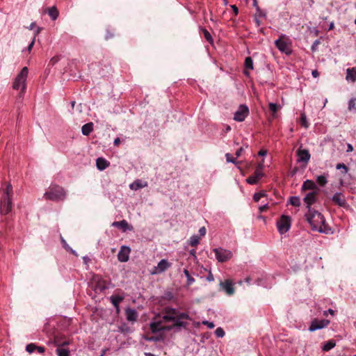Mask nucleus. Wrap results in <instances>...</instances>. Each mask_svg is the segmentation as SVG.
<instances>
[{
    "label": "nucleus",
    "mask_w": 356,
    "mask_h": 356,
    "mask_svg": "<svg viewBox=\"0 0 356 356\" xmlns=\"http://www.w3.org/2000/svg\"><path fill=\"white\" fill-rule=\"evenodd\" d=\"M34 43H35V37L33 38V40L31 41V42L29 44L28 47H27V49L29 51H31L33 45H34Z\"/></svg>",
    "instance_id": "nucleus-55"
},
{
    "label": "nucleus",
    "mask_w": 356,
    "mask_h": 356,
    "mask_svg": "<svg viewBox=\"0 0 356 356\" xmlns=\"http://www.w3.org/2000/svg\"><path fill=\"white\" fill-rule=\"evenodd\" d=\"M258 154L261 156H266L267 154V151L266 149H261L259 152H258Z\"/></svg>",
    "instance_id": "nucleus-57"
},
{
    "label": "nucleus",
    "mask_w": 356,
    "mask_h": 356,
    "mask_svg": "<svg viewBox=\"0 0 356 356\" xmlns=\"http://www.w3.org/2000/svg\"><path fill=\"white\" fill-rule=\"evenodd\" d=\"M131 248L129 246L122 245L118 254V259L120 262H127L129 259Z\"/></svg>",
    "instance_id": "nucleus-13"
},
{
    "label": "nucleus",
    "mask_w": 356,
    "mask_h": 356,
    "mask_svg": "<svg viewBox=\"0 0 356 356\" xmlns=\"http://www.w3.org/2000/svg\"><path fill=\"white\" fill-rule=\"evenodd\" d=\"M276 47L282 53L287 55L291 53V42L290 40L284 34H282L279 39L275 41Z\"/></svg>",
    "instance_id": "nucleus-5"
},
{
    "label": "nucleus",
    "mask_w": 356,
    "mask_h": 356,
    "mask_svg": "<svg viewBox=\"0 0 356 356\" xmlns=\"http://www.w3.org/2000/svg\"><path fill=\"white\" fill-rule=\"evenodd\" d=\"M207 280L209 282H213V281L214 280L213 275V274L211 273V271L209 273V275H208V276L207 277Z\"/></svg>",
    "instance_id": "nucleus-54"
},
{
    "label": "nucleus",
    "mask_w": 356,
    "mask_h": 356,
    "mask_svg": "<svg viewBox=\"0 0 356 356\" xmlns=\"http://www.w3.org/2000/svg\"><path fill=\"white\" fill-rule=\"evenodd\" d=\"M226 161L228 163H232L237 165L239 162L236 161V159H234L229 153H227L225 154Z\"/></svg>",
    "instance_id": "nucleus-39"
},
{
    "label": "nucleus",
    "mask_w": 356,
    "mask_h": 356,
    "mask_svg": "<svg viewBox=\"0 0 356 356\" xmlns=\"http://www.w3.org/2000/svg\"><path fill=\"white\" fill-rule=\"evenodd\" d=\"M249 114V108L246 105L241 104L234 113V120L243 122Z\"/></svg>",
    "instance_id": "nucleus-10"
},
{
    "label": "nucleus",
    "mask_w": 356,
    "mask_h": 356,
    "mask_svg": "<svg viewBox=\"0 0 356 356\" xmlns=\"http://www.w3.org/2000/svg\"><path fill=\"white\" fill-rule=\"evenodd\" d=\"M172 322H173V325H172V328L173 327H186L188 323L183 321L181 319L179 318L178 317L175 320V321H172Z\"/></svg>",
    "instance_id": "nucleus-28"
},
{
    "label": "nucleus",
    "mask_w": 356,
    "mask_h": 356,
    "mask_svg": "<svg viewBox=\"0 0 356 356\" xmlns=\"http://www.w3.org/2000/svg\"><path fill=\"white\" fill-rule=\"evenodd\" d=\"M312 75L313 76V77L317 78L319 76V73L316 70H314L312 72Z\"/></svg>",
    "instance_id": "nucleus-58"
},
{
    "label": "nucleus",
    "mask_w": 356,
    "mask_h": 356,
    "mask_svg": "<svg viewBox=\"0 0 356 356\" xmlns=\"http://www.w3.org/2000/svg\"><path fill=\"white\" fill-rule=\"evenodd\" d=\"M35 348H37V346L34 343H29L26 346V350L29 353H32L35 350Z\"/></svg>",
    "instance_id": "nucleus-43"
},
{
    "label": "nucleus",
    "mask_w": 356,
    "mask_h": 356,
    "mask_svg": "<svg viewBox=\"0 0 356 356\" xmlns=\"http://www.w3.org/2000/svg\"><path fill=\"white\" fill-rule=\"evenodd\" d=\"M300 122L302 126H303L305 128L307 129L309 127V123L307 120V116L304 113H301L300 115Z\"/></svg>",
    "instance_id": "nucleus-35"
},
{
    "label": "nucleus",
    "mask_w": 356,
    "mask_h": 356,
    "mask_svg": "<svg viewBox=\"0 0 356 356\" xmlns=\"http://www.w3.org/2000/svg\"><path fill=\"white\" fill-rule=\"evenodd\" d=\"M179 318L181 320L183 319H190V316L188 314V313H186V312H179L177 309V314H176V318Z\"/></svg>",
    "instance_id": "nucleus-37"
},
{
    "label": "nucleus",
    "mask_w": 356,
    "mask_h": 356,
    "mask_svg": "<svg viewBox=\"0 0 356 356\" xmlns=\"http://www.w3.org/2000/svg\"><path fill=\"white\" fill-rule=\"evenodd\" d=\"M347 81L355 82L356 81V68H348L347 69L346 77Z\"/></svg>",
    "instance_id": "nucleus-24"
},
{
    "label": "nucleus",
    "mask_w": 356,
    "mask_h": 356,
    "mask_svg": "<svg viewBox=\"0 0 356 356\" xmlns=\"http://www.w3.org/2000/svg\"><path fill=\"white\" fill-rule=\"evenodd\" d=\"M317 194V191H312L307 193L303 198V201L306 204L308 211L313 210V209L311 207L314 203L316 202Z\"/></svg>",
    "instance_id": "nucleus-14"
},
{
    "label": "nucleus",
    "mask_w": 356,
    "mask_h": 356,
    "mask_svg": "<svg viewBox=\"0 0 356 356\" xmlns=\"http://www.w3.org/2000/svg\"><path fill=\"white\" fill-rule=\"evenodd\" d=\"M268 106L269 110L272 113V116L275 118L276 116L277 112L282 108V106L273 102L269 103Z\"/></svg>",
    "instance_id": "nucleus-26"
},
{
    "label": "nucleus",
    "mask_w": 356,
    "mask_h": 356,
    "mask_svg": "<svg viewBox=\"0 0 356 356\" xmlns=\"http://www.w3.org/2000/svg\"><path fill=\"white\" fill-rule=\"evenodd\" d=\"M184 273L187 277L188 284H191L193 282H194V279L190 275V273L187 270L185 269Z\"/></svg>",
    "instance_id": "nucleus-45"
},
{
    "label": "nucleus",
    "mask_w": 356,
    "mask_h": 356,
    "mask_svg": "<svg viewBox=\"0 0 356 356\" xmlns=\"http://www.w3.org/2000/svg\"><path fill=\"white\" fill-rule=\"evenodd\" d=\"M159 339L158 337H152L147 339L148 341H156Z\"/></svg>",
    "instance_id": "nucleus-63"
},
{
    "label": "nucleus",
    "mask_w": 356,
    "mask_h": 356,
    "mask_svg": "<svg viewBox=\"0 0 356 356\" xmlns=\"http://www.w3.org/2000/svg\"><path fill=\"white\" fill-rule=\"evenodd\" d=\"M29 74V69L27 67H24L20 72L17 75L15 79L13 88L15 90L21 89L22 92L24 93L26 89V79Z\"/></svg>",
    "instance_id": "nucleus-3"
},
{
    "label": "nucleus",
    "mask_w": 356,
    "mask_h": 356,
    "mask_svg": "<svg viewBox=\"0 0 356 356\" xmlns=\"http://www.w3.org/2000/svg\"><path fill=\"white\" fill-rule=\"evenodd\" d=\"M166 323L162 319L159 314H156L149 324V328L153 333H157L161 331H169L172 329V326L165 325Z\"/></svg>",
    "instance_id": "nucleus-4"
},
{
    "label": "nucleus",
    "mask_w": 356,
    "mask_h": 356,
    "mask_svg": "<svg viewBox=\"0 0 356 356\" xmlns=\"http://www.w3.org/2000/svg\"><path fill=\"white\" fill-rule=\"evenodd\" d=\"M337 169H341V168H343L344 170V172L346 173L348 172V168L346 167V165L343 163H338L337 165Z\"/></svg>",
    "instance_id": "nucleus-46"
},
{
    "label": "nucleus",
    "mask_w": 356,
    "mask_h": 356,
    "mask_svg": "<svg viewBox=\"0 0 356 356\" xmlns=\"http://www.w3.org/2000/svg\"><path fill=\"white\" fill-rule=\"evenodd\" d=\"M327 175H318L316 177V181L321 186H324L327 183Z\"/></svg>",
    "instance_id": "nucleus-29"
},
{
    "label": "nucleus",
    "mask_w": 356,
    "mask_h": 356,
    "mask_svg": "<svg viewBox=\"0 0 356 356\" xmlns=\"http://www.w3.org/2000/svg\"><path fill=\"white\" fill-rule=\"evenodd\" d=\"M56 353L58 356H69L70 351L67 348H63L62 347L58 346L56 349Z\"/></svg>",
    "instance_id": "nucleus-31"
},
{
    "label": "nucleus",
    "mask_w": 356,
    "mask_h": 356,
    "mask_svg": "<svg viewBox=\"0 0 356 356\" xmlns=\"http://www.w3.org/2000/svg\"><path fill=\"white\" fill-rule=\"evenodd\" d=\"M215 256L218 262H225L232 257V252L230 250L222 248L213 249Z\"/></svg>",
    "instance_id": "nucleus-8"
},
{
    "label": "nucleus",
    "mask_w": 356,
    "mask_h": 356,
    "mask_svg": "<svg viewBox=\"0 0 356 356\" xmlns=\"http://www.w3.org/2000/svg\"><path fill=\"white\" fill-rule=\"evenodd\" d=\"M305 216L307 221L311 225L312 230L321 233H327L325 229V218L321 213L313 209L307 211Z\"/></svg>",
    "instance_id": "nucleus-1"
},
{
    "label": "nucleus",
    "mask_w": 356,
    "mask_h": 356,
    "mask_svg": "<svg viewBox=\"0 0 356 356\" xmlns=\"http://www.w3.org/2000/svg\"><path fill=\"white\" fill-rule=\"evenodd\" d=\"M289 202L294 207H299L300 205V200L298 196L291 197L289 199Z\"/></svg>",
    "instance_id": "nucleus-33"
},
{
    "label": "nucleus",
    "mask_w": 356,
    "mask_h": 356,
    "mask_svg": "<svg viewBox=\"0 0 356 356\" xmlns=\"http://www.w3.org/2000/svg\"><path fill=\"white\" fill-rule=\"evenodd\" d=\"M70 342L69 341H65L63 343H61L60 344H59L58 346L62 347V346H67V345L70 344Z\"/></svg>",
    "instance_id": "nucleus-62"
},
{
    "label": "nucleus",
    "mask_w": 356,
    "mask_h": 356,
    "mask_svg": "<svg viewBox=\"0 0 356 356\" xmlns=\"http://www.w3.org/2000/svg\"><path fill=\"white\" fill-rule=\"evenodd\" d=\"M215 334L217 337H220V338H222L224 337L225 335V332L223 330L222 328L221 327H218L216 330H215Z\"/></svg>",
    "instance_id": "nucleus-44"
},
{
    "label": "nucleus",
    "mask_w": 356,
    "mask_h": 356,
    "mask_svg": "<svg viewBox=\"0 0 356 356\" xmlns=\"http://www.w3.org/2000/svg\"><path fill=\"white\" fill-rule=\"evenodd\" d=\"M159 314L166 323L172 322L176 319L177 309L166 307Z\"/></svg>",
    "instance_id": "nucleus-7"
},
{
    "label": "nucleus",
    "mask_w": 356,
    "mask_h": 356,
    "mask_svg": "<svg viewBox=\"0 0 356 356\" xmlns=\"http://www.w3.org/2000/svg\"><path fill=\"white\" fill-rule=\"evenodd\" d=\"M111 225L114 227L122 229V232H126L127 230H133V226L129 225L125 220L115 221L112 223Z\"/></svg>",
    "instance_id": "nucleus-16"
},
{
    "label": "nucleus",
    "mask_w": 356,
    "mask_h": 356,
    "mask_svg": "<svg viewBox=\"0 0 356 356\" xmlns=\"http://www.w3.org/2000/svg\"><path fill=\"white\" fill-rule=\"evenodd\" d=\"M199 233H200V236H205V234L207 233L206 228L204 227H200L199 229Z\"/></svg>",
    "instance_id": "nucleus-50"
},
{
    "label": "nucleus",
    "mask_w": 356,
    "mask_h": 356,
    "mask_svg": "<svg viewBox=\"0 0 356 356\" xmlns=\"http://www.w3.org/2000/svg\"><path fill=\"white\" fill-rule=\"evenodd\" d=\"M202 32L204 35V37L205 38V39L210 43V44H213V38L211 35V33L205 29H202Z\"/></svg>",
    "instance_id": "nucleus-32"
},
{
    "label": "nucleus",
    "mask_w": 356,
    "mask_h": 356,
    "mask_svg": "<svg viewBox=\"0 0 356 356\" xmlns=\"http://www.w3.org/2000/svg\"><path fill=\"white\" fill-rule=\"evenodd\" d=\"M200 243V236L193 235L190 238L189 244L191 246L195 247Z\"/></svg>",
    "instance_id": "nucleus-34"
},
{
    "label": "nucleus",
    "mask_w": 356,
    "mask_h": 356,
    "mask_svg": "<svg viewBox=\"0 0 356 356\" xmlns=\"http://www.w3.org/2000/svg\"><path fill=\"white\" fill-rule=\"evenodd\" d=\"M93 130L92 122H89L84 124L81 128L82 134L84 136H88Z\"/></svg>",
    "instance_id": "nucleus-25"
},
{
    "label": "nucleus",
    "mask_w": 356,
    "mask_h": 356,
    "mask_svg": "<svg viewBox=\"0 0 356 356\" xmlns=\"http://www.w3.org/2000/svg\"><path fill=\"white\" fill-rule=\"evenodd\" d=\"M231 7H232L233 11L234 12L235 15H237L238 13V8L236 7V6L232 5Z\"/></svg>",
    "instance_id": "nucleus-59"
},
{
    "label": "nucleus",
    "mask_w": 356,
    "mask_h": 356,
    "mask_svg": "<svg viewBox=\"0 0 356 356\" xmlns=\"http://www.w3.org/2000/svg\"><path fill=\"white\" fill-rule=\"evenodd\" d=\"M353 151V147L352 145L348 144V145H347V152H351Z\"/></svg>",
    "instance_id": "nucleus-60"
},
{
    "label": "nucleus",
    "mask_w": 356,
    "mask_h": 356,
    "mask_svg": "<svg viewBox=\"0 0 356 356\" xmlns=\"http://www.w3.org/2000/svg\"><path fill=\"white\" fill-rule=\"evenodd\" d=\"M12 208V202L10 198H3L1 202L0 212L1 214L6 215L10 212Z\"/></svg>",
    "instance_id": "nucleus-15"
},
{
    "label": "nucleus",
    "mask_w": 356,
    "mask_h": 356,
    "mask_svg": "<svg viewBox=\"0 0 356 356\" xmlns=\"http://www.w3.org/2000/svg\"><path fill=\"white\" fill-rule=\"evenodd\" d=\"M336 346V342L334 340L327 341L323 346V351H329Z\"/></svg>",
    "instance_id": "nucleus-30"
},
{
    "label": "nucleus",
    "mask_w": 356,
    "mask_h": 356,
    "mask_svg": "<svg viewBox=\"0 0 356 356\" xmlns=\"http://www.w3.org/2000/svg\"><path fill=\"white\" fill-rule=\"evenodd\" d=\"M264 175L262 171L255 169L253 175L247 178L246 181L249 184H256L258 181L264 177Z\"/></svg>",
    "instance_id": "nucleus-18"
},
{
    "label": "nucleus",
    "mask_w": 356,
    "mask_h": 356,
    "mask_svg": "<svg viewBox=\"0 0 356 356\" xmlns=\"http://www.w3.org/2000/svg\"><path fill=\"white\" fill-rule=\"evenodd\" d=\"M114 143V145H115V146H118V145H120V138H116L114 140V143Z\"/></svg>",
    "instance_id": "nucleus-61"
},
{
    "label": "nucleus",
    "mask_w": 356,
    "mask_h": 356,
    "mask_svg": "<svg viewBox=\"0 0 356 356\" xmlns=\"http://www.w3.org/2000/svg\"><path fill=\"white\" fill-rule=\"evenodd\" d=\"M298 156V162L308 163L310 159L311 155L307 149H298L297 151Z\"/></svg>",
    "instance_id": "nucleus-19"
},
{
    "label": "nucleus",
    "mask_w": 356,
    "mask_h": 356,
    "mask_svg": "<svg viewBox=\"0 0 356 356\" xmlns=\"http://www.w3.org/2000/svg\"><path fill=\"white\" fill-rule=\"evenodd\" d=\"M328 314H330L331 315H334V311L332 309H329L328 310L324 311V312H323L324 316H327Z\"/></svg>",
    "instance_id": "nucleus-52"
},
{
    "label": "nucleus",
    "mask_w": 356,
    "mask_h": 356,
    "mask_svg": "<svg viewBox=\"0 0 356 356\" xmlns=\"http://www.w3.org/2000/svg\"><path fill=\"white\" fill-rule=\"evenodd\" d=\"M264 196H266V193L265 192L256 193L253 195V200L256 202H258L260 200V199L261 197H264Z\"/></svg>",
    "instance_id": "nucleus-38"
},
{
    "label": "nucleus",
    "mask_w": 356,
    "mask_h": 356,
    "mask_svg": "<svg viewBox=\"0 0 356 356\" xmlns=\"http://www.w3.org/2000/svg\"><path fill=\"white\" fill-rule=\"evenodd\" d=\"M190 254L196 257V250L195 249L191 250Z\"/></svg>",
    "instance_id": "nucleus-64"
},
{
    "label": "nucleus",
    "mask_w": 356,
    "mask_h": 356,
    "mask_svg": "<svg viewBox=\"0 0 356 356\" xmlns=\"http://www.w3.org/2000/svg\"><path fill=\"white\" fill-rule=\"evenodd\" d=\"M330 324V321L326 319L318 320L314 319L309 327L310 332H314L327 327Z\"/></svg>",
    "instance_id": "nucleus-12"
},
{
    "label": "nucleus",
    "mask_w": 356,
    "mask_h": 356,
    "mask_svg": "<svg viewBox=\"0 0 356 356\" xmlns=\"http://www.w3.org/2000/svg\"><path fill=\"white\" fill-rule=\"evenodd\" d=\"M96 165L98 170H104L109 166V162L105 159L99 157L96 160Z\"/></svg>",
    "instance_id": "nucleus-23"
},
{
    "label": "nucleus",
    "mask_w": 356,
    "mask_h": 356,
    "mask_svg": "<svg viewBox=\"0 0 356 356\" xmlns=\"http://www.w3.org/2000/svg\"><path fill=\"white\" fill-rule=\"evenodd\" d=\"M268 207V204H264V205L262 206H260L259 207V211L261 213V212H264L267 208Z\"/></svg>",
    "instance_id": "nucleus-51"
},
{
    "label": "nucleus",
    "mask_w": 356,
    "mask_h": 356,
    "mask_svg": "<svg viewBox=\"0 0 356 356\" xmlns=\"http://www.w3.org/2000/svg\"><path fill=\"white\" fill-rule=\"evenodd\" d=\"M46 200L60 201L65 200L66 192L64 188L56 184H51L44 194Z\"/></svg>",
    "instance_id": "nucleus-2"
},
{
    "label": "nucleus",
    "mask_w": 356,
    "mask_h": 356,
    "mask_svg": "<svg viewBox=\"0 0 356 356\" xmlns=\"http://www.w3.org/2000/svg\"><path fill=\"white\" fill-rule=\"evenodd\" d=\"M126 318L129 321H136L138 318V313L134 309L128 308L125 311Z\"/></svg>",
    "instance_id": "nucleus-22"
},
{
    "label": "nucleus",
    "mask_w": 356,
    "mask_h": 356,
    "mask_svg": "<svg viewBox=\"0 0 356 356\" xmlns=\"http://www.w3.org/2000/svg\"><path fill=\"white\" fill-rule=\"evenodd\" d=\"M171 266V264L165 259H161L157 264V266H154L150 273L151 275H158L165 272L167 269H168Z\"/></svg>",
    "instance_id": "nucleus-9"
},
{
    "label": "nucleus",
    "mask_w": 356,
    "mask_h": 356,
    "mask_svg": "<svg viewBox=\"0 0 356 356\" xmlns=\"http://www.w3.org/2000/svg\"><path fill=\"white\" fill-rule=\"evenodd\" d=\"M264 165V160H262L259 163H258L256 169L263 172V168Z\"/></svg>",
    "instance_id": "nucleus-49"
},
{
    "label": "nucleus",
    "mask_w": 356,
    "mask_h": 356,
    "mask_svg": "<svg viewBox=\"0 0 356 356\" xmlns=\"http://www.w3.org/2000/svg\"><path fill=\"white\" fill-rule=\"evenodd\" d=\"M277 228L280 234L286 233L291 228V219L289 216L282 215L277 221Z\"/></svg>",
    "instance_id": "nucleus-6"
},
{
    "label": "nucleus",
    "mask_w": 356,
    "mask_h": 356,
    "mask_svg": "<svg viewBox=\"0 0 356 356\" xmlns=\"http://www.w3.org/2000/svg\"><path fill=\"white\" fill-rule=\"evenodd\" d=\"M147 186V182L141 179H136L129 185L130 189L137 191Z\"/></svg>",
    "instance_id": "nucleus-21"
},
{
    "label": "nucleus",
    "mask_w": 356,
    "mask_h": 356,
    "mask_svg": "<svg viewBox=\"0 0 356 356\" xmlns=\"http://www.w3.org/2000/svg\"><path fill=\"white\" fill-rule=\"evenodd\" d=\"M234 283L232 280H226L224 282H220L219 286L220 289L225 291V293L228 296H232L235 292V289L234 287Z\"/></svg>",
    "instance_id": "nucleus-11"
},
{
    "label": "nucleus",
    "mask_w": 356,
    "mask_h": 356,
    "mask_svg": "<svg viewBox=\"0 0 356 356\" xmlns=\"http://www.w3.org/2000/svg\"><path fill=\"white\" fill-rule=\"evenodd\" d=\"M47 13L52 20H56L58 17V11L55 6L48 8Z\"/></svg>",
    "instance_id": "nucleus-27"
},
{
    "label": "nucleus",
    "mask_w": 356,
    "mask_h": 356,
    "mask_svg": "<svg viewBox=\"0 0 356 356\" xmlns=\"http://www.w3.org/2000/svg\"><path fill=\"white\" fill-rule=\"evenodd\" d=\"M13 194V188L10 184H8L6 187L5 198H10Z\"/></svg>",
    "instance_id": "nucleus-42"
},
{
    "label": "nucleus",
    "mask_w": 356,
    "mask_h": 356,
    "mask_svg": "<svg viewBox=\"0 0 356 356\" xmlns=\"http://www.w3.org/2000/svg\"><path fill=\"white\" fill-rule=\"evenodd\" d=\"M243 150H244V148H243V147H240V148H239V149L236 152V157H237V158H238V157H239V156L241 155V154H242V152H243Z\"/></svg>",
    "instance_id": "nucleus-53"
},
{
    "label": "nucleus",
    "mask_w": 356,
    "mask_h": 356,
    "mask_svg": "<svg viewBox=\"0 0 356 356\" xmlns=\"http://www.w3.org/2000/svg\"><path fill=\"white\" fill-rule=\"evenodd\" d=\"M245 68L249 70L253 69V61L250 57H247L245 60Z\"/></svg>",
    "instance_id": "nucleus-36"
},
{
    "label": "nucleus",
    "mask_w": 356,
    "mask_h": 356,
    "mask_svg": "<svg viewBox=\"0 0 356 356\" xmlns=\"http://www.w3.org/2000/svg\"><path fill=\"white\" fill-rule=\"evenodd\" d=\"M257 15L259 16V17H265L266 16V13L264 12H263L259 6H257Z\"/></svg>",
    "instance_id": "nucleus-47"
},
{
    "label": "nucleus",
    "mask_w": 356,
    "mask_h": 356,
    "mask_svg": "<svg viewBox=\"0 0 356 356\" xmlns=\"http://www.w3.org/2000/svg\"><path fill=\"white\" fill-rule=\"evenodd\" d=\"M332 200L340 207H345L347 204L346 197L342 193H336L332 197Z\"/></svg>",
    "instance_id": "nucleus-17"
},
{
    "label": "nucleus",
    "mask_w": 356,
    "mask_h": 356,
    "mask_svg": "<svg viewBox=\"0 0 356 356\" xmlns=\"http://www.w3.org/2000/svg\"><path fill=\"white\" fill-rule=\"evenodd\" d=\"M307 190H311L312 191H317L318 192V187L315 182L311 179H307L305 181L302 185L301 191H305Z\"/></svg>",
    "instance_id": "nucleus-20"
},
{
    "label": "nucleus",
    "mask_w": 356,
    "mask_h": 356,
    "mask_svg": "<svg viewBox=\"0 0 356 356\" xmlns=\"http://www.w3.org/2000/svg\"><path fill=\"white\" fill-rule=\"evenodd\" d=\"M44 350V348L42 346H37V348H35V350H37L39 353H43Z\"/></svg>",
    "instance_id": "nucleus-56"
},
{
    "label": "nucleus",
    "mask_w": 356,
    "mask_h": 356,
    "mask_svg": "<svg viewBox=\"0 0 356 356\" xmlns=\"http://www.w3.org/2000/svg\"><path fill=\"white\" fill-rule=\"evenodd\" d=\"M111 300L113 305L115 307H118V304L122 301V298L118 296H111Z\"/></svg>",
    "instance_id": "nucleus-41"
},
{
    "label": "nucleus",
    "mask_w": 356,
    "mask_h": 356,
    "mask_svg": "<svg viewBox=\"0 0 356 356\" xmlns=\"http://www.w3.org/2000/svg\"><path fill=\"white\" fill-rule=\"evenodd\" d=\"M202 323L204 325H207L208 327L211 328V329H212V328H213L215 327V325H214V323L213 322H209L208 321H204L202 322Z\"/></svg>",
    "instance_id": "nucleus-48"
},
{
    "label": "nucleus",
    "mask_w": 356,
    "mask_h": 356,
    "mask_svg": "<svg viewBox=\"0 0 356 356\" xmlns=\"http://www.w3.org/2000/svg\"><path fill=\"white\" fill-rule=\"evenodd\" d=\"M348 108L350 111H356V98L351 99L349 101Z\"/></svg>",
    "instance_id": "nucleus-40"
}]
</instances>
